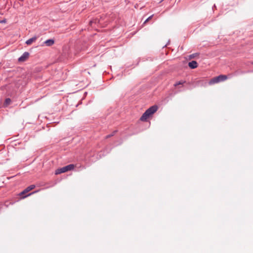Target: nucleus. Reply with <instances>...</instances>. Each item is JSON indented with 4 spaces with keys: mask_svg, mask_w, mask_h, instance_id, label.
<instances>
[{
    "mask_svg": "<svg viewBox=\"0 0 253 253\" xmlns=\"http://www.w3.org/2000/svg\"><path fill=\"white\" fill-rule=\"evenodd\" d=\"M5 20H1L0 21V23H5Z\"/></svg>",
    "mask_w": 253,
    "mask_h": 253,
    "instance_id": "ddd939ff",
    "label": "nucleus"
},
{
    "mask_svg": "<svg viewBox=\"0 0 253 253\" xmlns=\"http://www.w3.org/2000/svg\"><path fill=\"white\" fill-rule=\"evenodd\" d=\"M75 166L73 164H70L66 166L63 167L61 168L55 170V174H59L66 171L72 170L74 169Z\"/></svg>",
    "mask_w": 253,
    "mask_h": 253,
    "instance_id": "f03ea898",
    "label": "nucleus"
},
{
    "mask_svg": "<svg viewBox=\"0 0 253 253\" xmlns=\"http://www.w3.org/2000/svg\"><path fill=\"white\" fill-rule=\"evenodd\" d=\"M33 193H30V194H29V195H27V196H24V197H24H24H27V196H29V195H32Z\"/></svg>",
    "mask_w": 253,
    "mask_h": 253,
    "instance_id": "dca6fc26",
    "label": "nucleus"
},
{
    "mask_svg": "<svg viewBox=\"0 0 253 253\" xmlns=\"http://www.w3.org/2000/svg\"><path fill=\"white\" fill-rule=\"evenodd\" d=\"M37 39V37L36 36H34L32 37V38L29 39V40H27L26 41V43L27 45L31 44L33 42H35L36 40Z\"/></svg>",
    "mask_w": 253,
    "mask_h": 253,
    "instance_id": "6e6552de",
    "label": "nucleus"
},
{
    "mask_svg": "<svg viewBox=\"0 0 253 253\" xmlns=\"http://www.w3.org/2000/svg\"><path fill=\"white\" fill-rule=\"evenodd\" d=\"M185 82V81H179L178 82H176L174 84V86H177V85H180V84H183Z\"/></svg>",
    "mask_w": 253,
    "mask_h": 253,
    "instance_id": "9d476101",
    "label": "nucleus"
},
{
    "mask_svg": "<svg viewBox=\"0 0 253 253\" xmlns=\"http://www.w3.org/2000/svg\"><path fill=\"white\" fill-rule=\"evenodd\" d=\"M11 102V99L9 98H7L5 99L4 102V106L7 107L8 105H9Z\"/></svg>",
    "mask_w": 253,
    "mask_h": 253,
    "instance_id": "1a4fd4ad",
    "label": "nucleus"
},
{
    "mask_svg": "<svg viewBox=\"0 0 253 253\" xmlns=\"http://www.w3.org/2000/svg\"><path fill=\"white\" fill-rule=\"evenodd\" d=\"M197 54L198 53L193 54L191 55V56H192L193 57H194L195 56V55Z\"/></svg>",
    "mask_w": 253,
    "mask_h": 253,
    "instance_id": "2eb2a0df",
    "label": "nucleus"
},
{
    "mask_svg": "<svg viewBox=\"0 0 253 253\" xmlns=\"http://www.w3.org/2000/svg\"><path fill=\"white\" fill-rule=\"evenodd\" d=\"M116 131H114L113 132V133H112V134H109V135H107V136H106V138H109V137H111V136H113V135H114V133H115Z\"/></svg>",
    "mask_w": 253,
    "mask_h": 253,
    "instance_id": "f8f14e48",
    "label": "nucleus"
},
{
    "mask_svg": "<svg viewBox=\"0 0 253 253\" xmlns=\"http://www.w3.org/2000/svg\"><path fill=\"white\" fill-rule=\"evenodd\" d=\"M215 7V4H214L213 6L212 7V8H213V7Z\"/></svg>",
    "mask_w": 253,
    "mask_h": 253,
    "instance_id": "f3484780",
    "label": "nucleus"
},
{
    "mask_svg": "<svg viewBox=\"0 0 253 253\" xmlns=\"http://www.w3.org/2000/svg\"><path fill=\"white\" fill-rule=\"evenodd\" d=\"M54 43V40L53 39H48L46 40L43 42L42 45H46L47 46H50Z\"/></svg>",
    "mask_w": 253,
    "mask_h": 253,
    "instance_id": "423d86ee",
    "label": "nucleus"
},
{
    "mask_svg": "<svg viewBox=\"0 0 253 253\" xmlns=\"http://www.w3.org/2000/svg\"><path fill=\"white\" fill-rule=\"evenodd\" d=\"M153 15H151L150 16H149L148 18H147L145 20V21L143 23V25L145 24L148 21H149L150 19H151V18H152Z\"/></svg>",
    "mask_w": 253,
    "mask_h": 253,
    "instance_id": "9b49d317",
    "label": "nucleus"
},
{
    "mask_svg": "<svg viewBox=\"0 0 253 253\" xmlns=\"http://www.w3.org/2000/svg\"><path fill=\"white\" fill-rule=\"evenodd\" d=\"M189 67L191 69H195L198 66V63L195 61H192L188 63Z\"/></svg>",
    "mask_w": 253,
    "mask_h": 253,
    "instance_id": "0eeeda50",
    "label": "nucleus"
},
{
    "mask_svg": "<svg viewBox=\"0 0 253 253\" xmlns=\"http://www.w3.org/2000/svg\"><path fill=\"white\" fill-rule=\"evenodd\" d=\"M35 187V186L34 185H31L27 187L25 189H24L22 192H21L20 193V195L22 196L25 193L28 192L29 191H31V190L33 189Z\"/></svg>",
    "mask_w": 253,
    "mask_h": 253,
    "instance_id": "39448f33",
    "label": "nucleus"
},
{
    "mask_svg": "<svg viewBox=\"0 0 253 253\" xmlns=\"http://www.w3.org/2000/svg\"><path fill=\"white\" fill-rule=\"evenodd\" d=\"M93 22V21L92 20L90 21V22H89V24H90V25H92V23Z\"/></svg>",
    "mask_w": 253,
    "mask_h": 253,
    "instance_id": "4468645a",
    "label": "nucleus"
},
{
    "mask_svg": "<svg viewBox=\"0 0 253 253\" xmlns=\"http://www.w3.org/2000/svg\"><path fill=\"white\" fill-rule=\"evenodd\" d=\"M29 53L28 52H25L23 54L18 58L19 62L25 61L29 57Z\"/></svg>",
    "mask_w": 253,
    "mask_h": 253,
    "instance_id": "20e7f679",
    "label": "nucleus"
},
{
    "mask_svg": "<svg viewBox=\"0 0 253 253\" xmlns=\"http://www.w3.org/2000/svg\"><path fill=\"white\" fill-rule=\"evenodd\" d=\"M158 109V107L157 105H153L150 107L142 114L140 118V120L142 122L146 121L148 118L157 111Z\"/></svg>",
    "mask_w": 253,
    "mask_h": 253,
    "instance_id": "f257e3e1",
    "label": "nucleus"
},
{
    "mask_svg": "<svg viewBox=\"0 0 253 253\" xmlns=\"http://www.w3.org/2000/svg\"><path fill=\"white\" fill-rule=\"evenodd\" d=\"M227 79V77L226 75H220L218 76L212 78L209 82L210 84L218 83L220 82L225 81Z\"/></svg>",
    "mask_w": 253,
    "mask_h": 253,
    "instance_id": "7ed1b4c3",
    "label": "nucleus"
}]
</instances>
